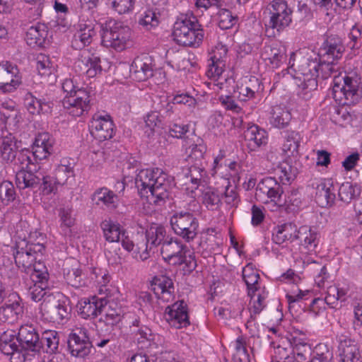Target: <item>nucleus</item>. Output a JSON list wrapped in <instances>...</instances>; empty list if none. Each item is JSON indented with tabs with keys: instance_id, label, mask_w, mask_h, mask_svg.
<instances>
[{
	"instance_id": "1",
	"label": "nucleus",
	"mask_w": 362,
	"mask_h": 362,
	"mask_svg": "<svg viewBox=\"0 0 362 362\" xmlns=\"http://www.w3.org/2000/svg\"><path fill=\"white\" fill-rule=\"evenodd\" d=\"M322 62L308 60L302 64L295 77L298 90V94L303 99L308 100L312 92L317 86V78L321 75L322 78H328L332 71V64L341 58L344 52L342 41L337 37L327 39L321 49Z\"/></svg>"
},
{
	"instance_id": "2",
	"label": "nucleus",
	"mask_w": 362,
	"mask_h": 362,
	"mask_svg": "<svg viewBox=\"0 0 362 362\" xmlns=\"http://www.w3.org/2000/svg\"><path fill=\"white\" fill-rule=\"evenodd\" d=\"M13 257L16 266L29 274L34 271L35 265L42 262L38 257L45 252V237L37 231H30L28 223L20 221L16 226Z\"/></svg>"
},
{
	"instance_id": "3",
	"label": "nucleus",
	"mask_w": 362,
	"mask_h": 362,
	"mask_svg": "<svg viewBox=\"0 0 362 362\" xmlns=\"http://www.w3.org/2000/svg\"><path fill=\"white\" fill-rule=\"evenodd\" d=\"M173 184V177L158 168L141 169L135 178L140 197L151 204L164 202Z\"/></svg>"
},
{
	"instance_id": "4",
	"label": "nucleus",
	"mask_w": 362,
	"mask_h": 362,
	"mask_svg": "<svg viewBox=\"0 0 362 362\" xmlns=\"http://www.w3.org/2000/svg\"><path fill=\"white\" fill-rule=\"evenodd\" d=\"M211 64L206 74L210 79L209 88L218 91L226 90L230 91L233 86L235 80L233 73L226 69L228 47L221 42L217 43L209 53Z\"/></svg>"
},
{
	"instance_id": "5",
	"label": "nucleus",
	"mask_w": 362,
	"mask_h": 362,
	"mask_svg": "<svg viewBox=\"0 0 362 362\" xmlns=\"http://www.w3.org/2000/svg\"><path fill=\"white\" fill-rule=\"evenodd\" d=\"M204 37L202 25L192 15L182 14L173 24L172 37L180 45L197 47L202 44Z\"/></svg>"
},
{
	"instance_id": "6",
	"label": "nucleus",
	"mask_w": 362,
	"mask_h": 362,
	"mask_svg": "<svg viewBox=\"0 0 362 362\" xmlns=\"http://www.w3.org/2000/svg\"><path fill=\"white\" fill-rule=\"evenodd\" d=\"M65 93L62 100L63 106L69 114L74 117L81 116L90 109V93L74 78H66L62 83Z\"/></svg>"
},
{
	"instance_id": "7",
	"label": "nucleus",
	"mask_w": 362,
	"mask_h": 362,
	"mask_svg": "<svg viewBox=\"0 0 362 362\" xmlns=\"http://www.w3.org/2000/svg\"><path fill=\"white\" fill-rule=\"evenodd\" d=\"M132 33L130 28L121 21L110 19L102 28L101 45L116 52H122L131 47Z\"/></svg>"
},
{
	"instance_id": "8",
	"label": "nucleus",
	"mask_w": 362,
	"mask_h": 362,
	"mask_svg": "<svg viewBox=\"0 0 362 362\" xmlns=\"http://www.w3.org/2000/svg\"><path fill=\"white\" fill-rule=\"evenodd\" d=\"M243 279L250 298L249 310L253 314H258L266 307L268 292L259 281V272L252 264H247L243 269Z\"/></svg>"
},
{
	"instance_id": "9",
	"label": "nucleus",
	"mask_w": 362,
	"mask_h": 362,
	"mask_svg": "<svg viewBox=\"0 0 362 362\" xmlns=\"http://www.w3.org/2000/svg\"><path fill=\"white\" fill-rule=\"evenodd\" d=\"M361 83L356 74L337 76L333 79V97L342 105H351L361 98Z\"/></svg>"
},
{
	"instance_id": "10",
	"label": "nucleus",
	"mask_w": 362,
	"mask_h": 362,
	"mask_svg": "<svg viewBox=\"0 0 362 362\" xmlns=\"http://www.w3.org/2000/svg\"><path fill=\"white\" fill-rule=\"evenodd\" d=\"M283 194V188L277 180L266 177L257 184L255 196L257 201L267 205L270 211H276L284 204Z\"/></svg>"
},
{
	"instance_id": "11",
	"label": "nucleus",
	"mask_w": 362,
	"mask_h": 362,
	"mask_svg": "<svg viewBox=\"0 0 362 362\" xmlns=\"http://www.w3.org/2000/svg\"><path fill=\"white\" fill-rule=\"evenodd\" d=\"M170 223L175 233L187 242L193 240L198 234L199 222L191 213H175L171 216Z\"/></svg>"
},
{
	"instance_id": "12",
	"label": "nucleus",
	"mask_w": 362,
	"mask_h": 362,
	"mask_svg": "<svg viewBox=\"0 0 362 362\" xmlns=\"http://www.w3.org/2000/svg\"><path fill=\"white\" fill-rule=\"evenodd\" d=\"M269 20L267 25L278 31L288 27L291 21V10L283 0H273L267 6Z\"/></svg>"
},
{
	"instance_id": "13",
	"label": "nucleus",
	"mask_w": 362,
	"mask_h": 362,
	"mask_svg": "<svg viewBox=\"0 0 362 362\" xmlns=\"http://www.w3.org/2000/svg\"><path fill=\"white\" fill-rule=\"evenodd\" d=\"M22 84V75L18 67L8 61L0 63V92L10 93Z\"/></svg>"
},
{
	"instance_id": "14",
	"label": "nucleus",
	"mask_w": 362,
	"mask_h": 362,
	"mask_svg": "<svg viewBox=\"0 0 362 362\" xmlns=\"http://www.w3.org/2000/svg\"><path fill=\"white\" fill-rule=\"evenodd\" d=\"M68 349L71 356L84 358L88 356L92 350L88 330L85 327H76L68 338Z\"/></svg>"
},
{
	"instance_id": "15",
	"label": "nucleus",
	"mask_w": 362,
	"mask_h": 362,
	"mask_svg": "<svg viewBox=\"0 0 362 362\" xmlns=\"http://www.w3.org/2000/svg\"><path fill=\"white\" fill-rule=\"evenodd\" d=\"M134 339L141 348L148 349L155 354H160L167 347L165 338L157 333L153 332L148 327H141L134 333Z\"/></svg>"
},
{
	"instance_id": "16",
	"label": "nucleus",
	"mask_w": 362,
	"mask_h": 362,
	"mask_svg": "<svg viewBox=\"0 0 362 362\" xmlns=\"http://www.w3.org/2000/svg\"><path fill=\"white\" fill-rule=\"evenodd\" d=\"M33 285L30 288V295L35 302L41 300L46 294L48 288L49 274L43 262L35 265L34 271L30 274Z\"/></svg>"
},
{
	"instance_id": "17",
	"label": "nucleus",
	"mask_w": 362,
	"mask_h": 362,
	"mask_svg": "<svg viewBox=\"0 0 362 362\" xmlns=\"http://www.w3.org/2000/svg\"><path fill=\"white\" fill-rule=\"evenodd\" d=\"M0 350L4 354L10 356L11 362L25 361V354L22 352L19 337L14 330H6L1 335Z\"/></svg>"
},
{
	"instance_id": "18",
	"label": "nucleus",
	"mask_w": 362,
	"mask_h": 362,
	"mask_svg": "<svg viewBox=\"0 0 362 362\" xmlns=\"http://www.w3.org/2000/svg\"><path fill=\"white\" fill-rule=\"evenodd\" d=\"M89 129L91 136L98 141L110 139L115 134V125L107 115H95L90 122Z\"/></svg>"
},
{
	"instance_id": "19",
	"label": "nucleus",
	"mask_w": 362,
	"mask_h": 362,
	"mask_svg": "<svg viewBox=\"0 0 362 362\" xmlns=\"http://www.w3.org/2000/svg\"><path fill=\"white\" fill-rule=\"evenodd\" d=\"M20 346L22 352L26 355H35L42 348L40 337L35 329L30 325H22L18 332Z\"/></svg>"
},
{
	"instance_id": "20",
	"label": "nucleus",
	"mask_w": 362,
	"mask_h": 362,
	"mask_svg": "<svg viewBox=\"0 0 362 362\" xmlns=\"http://www.w3.org/2000/svg\"><path fill=\"white\" fill-rule=\"evenodd\" d=\"M40 310L45 320L60 322L69 317L71 308L68 298L61 296L57 300L49 305L42 303Z\"/></svg>"
},
{
	"instance_id": "21",
	"label": "nucleus",
	"mask_w": 362,
	"mask_h": 362,
	"mask_svg": "<svg viewBox=\"0 0 362 362\" xmlns=\"http://www.w3.org/2000/svg\"><path fill=\"white\" fill-rule=\"evenodd\" d=\"M264 86L260 80L253 76H246L242 78L241 84L237 86L236 93L240 100L248 101L260 99L264 91Z\"/></svg>"
},
{
	"instance_id": "22",
	"label": "nucleus",
	"mask_w": 362,
	"mask_h": 362,
	"mask_svg": "<svg viewBox=\"0 0 362 362\" xmlns=\"http://www.w3.org/2000/svg\"><path fill=\"white\" fill-rule=\"evenodd\" d=\"M164 317L170 327L176 329L185 327L189 324L187 305L184 301L168 305L165 310Z\"/></svg>"
},
{
	"instance_id": "23",
	"label": "nucleus",
	"mask_w": 362,
	"mask_h": 362,
	"mask_svg": "<svg viewBox=\"0 0 362 362\" xmlns=\"http://www.w3.org/2000/svg\"><path fill=\"white\" fill-rule=\"evenodd\" d=\"M100 58L95 54L83 52L76 62V72L85 74L88 78H94L102 72Z\"/></svg>"
},
{
	"instance_id": "24",
	"label": "nucleus",
	"mask_w": 362,
	"mask_h": 362,
	"mask_svg": "<svg viewBox=\"0 0 362 362\" xmlns=\"http://www.w3.org/2000/svg\"><path fill=\"white\" fill-rule=\"evenodd\" d=\"M296 240H299L300 249L305 254L315 252L320 242L319 232L308 226H302L297 228Z\"/></svg>"
},
{
	"instance_id": "25",
	"label": "nucleus",
	"mask_w": 362,
	"mask_h": 362,
	"mask_svg": "<svg viewBox=\"0 0 362 362\" xmlns=\"http://www.w3.org/2000/svg\"><path fill=\"white\" fill-rule=\"evenodd\" d=\"M23 313L22 299L16 293H12L8 295L7 303L0 307V320L14 322L22 317Z\"/></svg>"
},
{
	"instance_id": "26",
	"label": "nucleus",
	"mask_w": 362,
	"mask_h": 362,
	"mask_svg": "<svg viewBox=\"0 0 362 362\" xmlns=\"http://www.w3.org/2000/svg\"><path fill=\"white\" fill-rule=\"evenodd\" d=\"M153 60L151 57L144 54L136 57L130 66V74L133 79L144 81L153 76Z\"/></svg>"
},
{
	"instance_id": "27",
	"label": "nucleus",
	"mask_w": 362,
	"mask_h": 362,
	"mask_svg": "<svg viewBox=\"0 0 362 362\" xmlns=\"http://www.w3.org/2000/svg\"><path fill=\"white\" fill-rule=\"evenodd\" d=\"M122 248L130 253L132 257L136 260H146L149 257L147 245L144 240L139 241L129 235L126 231L119 242Z\"/></svg>"
},
{
	"instance_id": "28",
	"label": "nucleus",
	"mask_w": 362,
	"mask_h": 362,
	"mask_svg": "<svg viewBox=\"0 0 362 362\" xmlns=\"http://www.w3.org/2000/svg\"><path fill=\"white\" fill-rule=\"evenodd\" d=\"M54 139L47 132L38 134L32 145L34 157L37 160H44L52 153Z\"/></svg>"
},
{
	"instance_id": "29",
	"label": "nucleus",
	"mask_w": 362,
	"mask_h": 362,
	"mask_svg": "<svg viewBox=\"0 0 362 362\" xmlns=\"http://www.w3.org/2000/svg\"><path fill=\"white\" fill-rule=\"evenodd\" d=\"M151 286L156 297L164 302L173 299L174 286L172 279L165 275L155 276L151 281Z\"/></svg>"
},
{
	"instance_id": "30",
	"label": "nucleus",
	"mask_w": 362,
	"mask_h": 362,
	"mask_svg": "<svg viewBox=\"0 0 362 362\" xmlns=\"http://www.w3.org/2000/svg\"><path fill=\"white\" fill-rule=\"evenodd\" d=\"M25 40L33 47H45L49 42V36L47 25L37 23L30 27L26 33Z\"/></svg>"
},
{
	"instance_id": "31",
	"label": "nucleus",
	"mask_w": 362,
	"mask_h": 362,
	"mask_svg": "<svg viewBox=\"0 0 362 362\" xmlns=\"http://www.w3.org/2000/svg\"><path fill=\"white\" fill-rule=\"evenodd\" d=\"M262 57L272 68H279L286 60V47L280 42L273 43L264 47Z\"/></svg>"
},
{
	"instance_id": "32",
	"label": "nucleus",
	"mask_w": 362,
	"mask_h": 362,
	"mask_svg": "<svg viewBox=\"0 0 362 362\" xmlns=\"http://www.w3.org/2000/svg\"><path fill=\"white\" fill-rule=\"evenodd\" d=\"M165 262L173 266L184 264L183 269L186 272L192 271L197 266L194 254L187 245L177 250L172 257H170Z\"/></svg>"
},
{
	"instance_id": "33",
	"label": "nucleus",
	"mask_w": 362,
	"mask_h": 362,
	"mask_svg": "<svg viewBox=\"0 0 362 362\" xmlns=\"http://www.w3.org/2000/svg\"><path fill=\"white\" fill-rule=\"evenodd\" d=\"M100 228L103 238L110 243H119L127 231L119 222L111 218L103 220Z\"/></svg>"
},
{
	"instance_id": "34",
	"label": "nucleus",
	"mask_w": 362,
	"mask_h": 362,
	"mask_svg": "<svg viewBox=\"0 0 362 362\" xmlns=\"http://www.w3.org/2000/svg\"><path fill=\"white\" fill-rule=\"evenodd\" d=\"M103 303H104L103 298L97 297L81 298L77 305L78 314L84 319L94 318L99 315Z\"/></svg>"
},
{
	"instance_id": "35",
	"label": "nucleus",
	"mask_w": 362,
	"mask_h": 362,
	"mask_svg": "<svg viewBox=\"0 0 362 362\" xmlns=\"http://www.w3.org/2000/svg\"><path fill=\"white\" fill-rule=\"evenodd\" d=\"M95 35V30L91 23H79L72 40V46L80 49L89 45L93 36Z\"/></svg>"
},
{
	"instance_id": "36",
	"label": "nucleus",
	"mask_w": 362,
	"mask_h": 362,
	"mask_svg": "<svg viewBox=\"0 0 362 362\" xmlns=\"http://www.w3.org/2000/svg\"><path fill=\"white\" fill-rule=\"evenodd\" d=\"M339 351L342 362H362L358 346L351 339L341 340Z\"/></svg>"
},
{
	"instance_id": "37",
	"label": "nucleus",
	"mask_w": 362,
	"mask_h": 362,
	"mask_svg": "<svg viewBox=\"0 0 362 362\" xmlns=\"http://www.w3.org/2000/svg\"><path fill=\"white\" fill-rule=\"evenodd\" d=\"M23 105L28 113L33 115L49 113L52 109L50 103L36 98L31 93H27L25 95Z\"/></svg>"
},
{
	"instance_id": "38",
	"label": "nucleus",
	"mask_w": 362,
	"mask_h": 362,
	"mask_svg": "<svg viewBox=\"0 0 362 362\" xmlns=\"http://www.w3.org/2000/svg\"><path fill=\"white\" fill-rule=\"evenodd\" d=\"M91 200L97 206H104L110 209H115L118 203L117 195L105 187L97 189L93 193Z\"/></svg>"
},
{
	"instance_id": "39",
	"label": "nucleus",
	"mask_w": 362,
	"mask_h": 362,
	"mask_svg": "<svg viewBox=\"0 0 362 362\" xmlns=\"http://www.w3.org/2000/svg\"><path fill=\"white\" fill-rule=\"evenodd\" d=\"M103 306L100 308V320L107 325H114L121 320V310L112 301L103 298Z\"/></svg>"
},
{
	"instance_id": "40",
	"label": "nucleus",
	"mask_w": 362,
	"mask_h": 362,
	"mask_svg": "<svg viewBox=\"0 0 362 362\" xmlns=\"http://www.w3.org/2000/svg\"><path fill=\"white\" fill-rule=\"evenodd\" d=\"M145 126L144 132L148 138H152L163 133V123L159 112L153 111L144 117Z\"/></svg>"
},
{
	"instance_id": "41",
	"label": "nucleus",
	"mask_w": 362,
	"mask_h": 362,
	"mask_svg": "<svg viewBox=\"0 0 362 362\" xmlns=\"http://www.w3.org/2000/svg\"><path fill=\"white\" fill-rule=\"evenodd\" d=\"M333 182L329 179H322L317 187L316 194L322 206H331L335 199Z\"/></svg>"
},
{
	"instance_id": "42",
	"label": "nucleus",
	"mask_w": 362,
	"mask_h": 362,
	"mask_svg": "<svg viewBox=\"0 0 362 362\" xmlns=\"http://www.w3.org/2000/svg\"><path fill=\"white\" fill-rule=\"evenodd\" d=\"M297 227L292 223H285L276 226L274 229L272 234V240L277 245H281L287 241H293L296 240Z\"/></svg>"
},
{
	"instance_id": "43",
	"label": "nucleus",
	"mask_w": 362,
	"mask_h": 362,
	"mask_svg": "<svg viewBox=\"0 0 362 362\" xmlns=\"http://www.w3.org/2000/svg\"><path fill=\"white\" fill-rule=\"evenodd\" d=\"M59 185H63L57 178L52 176H45L40 186V199L45 205H49V201L57 191Z\"/></svg>"
},
{
	"instance_id": "44",
	"label": "nucleus",
	"mask_w": 362,
	"mask_h": 362,
	"mask_svg": "<svg viewBox=\"0 0 362 362\" xmlns=\"http://www.w3.org/2000/svg\"><path fill=\"white\" fill-rule=\"evenodd\" d=\"M302 138L296 132H287L282 144V151L286 157L296 158L299 154V147Z\"/></svg>"
},
{
	"instance_id": "45",
	"label": "nucleus",
	"mask_w": 362,
	"mask_h": 362,
	"mask_svg": "<svg viewBox=\"0 0 362 362\" xmlns=\"http://www.w3.org/2000/svg\"><path fill=\"white\" fill-rule=\"evenodd\" d=\"M223 189L206 187L202 190V202L209 209L214 210L219 207Z\"/></svg>"
},
{
	"instance_id": "46",
	"label": "nucleus",
	"mask_w": 362,
	"mask_h": 362,
	"mask_svg": "<svg viewBox=\"0 0 362 362\" xmlns=\"http://www.w3.org/2000/svg\"><path fill=\"white\" fill-rule=\"evenodd\" d=\"M182 148L183 157L189 163L201 160L206 151V146L202 142L189 144L187 141H184Z\"/></svg>"
},
{
	"instance_id": "47",
	"label": "nucleus",
	"mask_w": 362,
	"mask_h": 362,
	"mask_svg": "<svg viewBox=\"0 0 362 362\" xmlns=\"http://www.w3.org/2000/svg\"><path fill=\"white\" fill-rule=\"evenodd\" d=\"M35 68L39 76L47 78L56 73L57 66L49 56L40 54L36 57Z\"/></svg>"
},
{
	"instance_id": "48",
	"label": "nucleus",
	"mask_w": 362,
	"mask_h": 362,
	"mask_svg": "<svg viewBox=\"0 0 362 362\" xmlns=\"http://www.w3.org/2000/svg\"><path fill=\"white\" fill-rule=\"evenodd\" d=\"M166 230L164 226L152 223L146 230V245L156 247L166 240Z\"/></svg>"
},
{
	"instance_id": "49",
	"label": "nucleus",
	"mask_w": 362,
	"mask_h": 362,
	"mask_svg": "<svg viewBox=\"0 0 362 362\" xmlns=\"http://www.w3.org/2000/svg\"><path fill=\"white\" fill-rule=\"evenodd\" d=\"M245 139L250 142V145L259 147L265 145L268 141V134L266 131L257 125L252 124L247 127L245 133Z\"/></svg>"
},
{
	"instance_id": "50",
	"label": "nucleus",
	"mask_w": 362,
	"mask_h": 362,
	"mask_svg": "<svg viewBox=\"0 0 362 362\" xmlns=\"http://www.w3.org/2000/svg\"><path fill=\"white\" fill-rule=\"evenodd\" d=\"M349 288L346 286L333 285L327 288L326 302L328 305L334 308L338 300L345 302L347 299Z\"/></svg>"
},
{
	"instance_id": "51",
	"label": "nucleus",
	"mask_w": 362,
	"mask_h": 362,
	"mask_svg": "<svg viewBox=\"0 0 362 362\" xmlns=\"http://www.w3.org/2000/svg\"><path fill=\"white\" fill-rule=\"evenodd\" d=\"M55 177L63 185L74 175V163L71 158H62L55 168Z\"/></svg>"
},
{
	"instance_id": "52",
	"label": "nucleus",
	"mask_w": 362,
	"mask_h": 362,
	"mask_svg": "<svg viewBox=\"0 0 362 362\" xmlns=\"http://www.w3.org/2000/svg\"><path fill=\"white\" fill-rule=\"evenodd\" d=\"M16 141L11 134H6L1 139L0 151L4 160H11L16 156Z\"/></svg>"
},
{
	"instance_id": "53",
	"label": "nucleus",
	"mask_w": 362,
	"mask_h": 362,
	"mask_svg": "<svg viewBox=\"0 0 362 362\" xmlns=\"http://www.w3.org/2000/svg\"><path fill=\"white\" fill-rule=\"evenodd\" d=\"M18 112L16 108V103L11 99H6L0 104V119L4 123L16 122Z\"/></svg>"
},
{
	"instance_id": "54",
	"label": "nucleus",
	"mask_w": 362,
	"mask_h": 362,
	"mask_svg": "<svg viewBox=\"0 0 362 362\" xmlns=\"http://www.w3.org/2000/svg\"><path fill=\"white\" fill-rule=\"evenodd\" d=\"M291 119V115L286 109L274 107L270 117L271 124L276 128H284L287 126Z\"/></svg>"
},
{
	"instance_id": "55",
	"label": "nucleus",
	"mask_w": 362,
	"mask_h": 362,
	"mask_svg": "<svg viewBox=\"0 0 362 362\" xmlns=\"http://www.w3.org/2000/svg\"><path fill=\"white\" fill-rule=\"evenodd\" d=\"M291 344L296 360L299 362H306L308 357L312 354L310 346L300 339L295 338L291 341Z\"/></svg>"
},
{
	"instance_id": "56",
	"label": "nucleus",
	"mask_w": 362,
	"mask_h": 362,
	"mask_svg": "<svg viewBox=\"0 0 362 362\" xmlns=\"http://www.w3.org/2000/svg\"><path fill=\"white\" fill-rule=\"evenodd\" d=\"M86 272L90 275V281L100 286H107L111 279V276L107 271L96 267L91 266L88 267Z\"/></svg>"
},
{
	"instance_id": "57",
	"label": "nucleus",
	"mask_w": 362,
	"mask_h": 362,
	"mask_svg": "<svg viewBox=\"0 0 362 362\" xmlns=\"http://www.w3.org/2000/svg\"><path fill=\"white\" fill-rule=\"evenodd\" d=\"M360 193L361 188L358 185L351 182L342 183L339 189V197L344 202H349Z\"/></svg>"
},
{
	"instance_id": "58",
	"label": "nucleus",
	"mask_w": 362,
	"mask_h": 362,
	"mask_svg": "<svg viewBox=\"0 0 362 362\" xmlns=\"http://www.w3.org/2000/svg\"><path fill=\"white\" fill-rule=\"evenodd\" d=\"M60 229L63 234L66 236L71 233V228L75 223V218L72 215V210L69 208H61L59 210Z\"/></svg>"
},
{
	"instance_id": "59",
	"label": "nucleus",
	"mask_w": 362,
	"mask_h": 362,
	"mask_svg": "<svg viewBox=\"0 0 362 362\" xmlns=\"http://www.w3.org/2000/svg\"><path fill=\"white\" fill-rule=\"evenodd\" d=\"M185 246L182 242L176 238H167L161 246V255L163 260H166L170 257H172L177 250Z\"/></svg>"
},
{
	"instance_id": "60",
	"label": "nucleus",
	"mask_w": 362,
	"mask_h": 362,
	"mask_svg": "<svg viewBox=\"0 0 362 362\" xmlns=\"http://www.w3.org/2000/svg\"><path fill=\"white\" fill-rule=\"evenodd\" d=\"M16 185L19 189L33 187L39 182L40 179L31 171L21 170L16 174Z\"/></svg>"
},
{
	"instance_id": "61",
	"label": "nucleus",
	"mask_w": 362,
	"mask_h": 362,
	"mask_svg": "<svg viewBox=\"0 0 362 362\" xmlns=\"http://www.w3.org/2000/svg\"><path fill=\"white\" fill-rule=\"evenodd\" d=\"M234 349L233 360L235 362H250V355L245 347V340L243 337H239L234 341L231 342Z\"/></svg>"
},
{
	"instance_id": "62",
	"label": "nucleus",
	"mask_w": 362,
	"mask_h": 362,
	"mask_svg": "<svg viewBox=\"0 0 362 362\" xmlns=\"http://www.w3.org/2000/svg\"><path fill=\"white\" fill-rule=\"evenodd\" d=\"M283 185L290 184L296 177V170L288 162L281 163L275 171Z\"/></svg>"
},
{
	"instance_id": "63",
	"label": "nucleus",
	"mask_w": 362,
	"mask_h": 362,
	"mask_svg": "<svg viewBox=\"0 0 362 362\" xmlns=\"http://www.w3.org/2000/svg\"><path fill=\"white\" fill-rule=\"evenodd\" d=\"M136 0H107V4L119 15L132 13L134 9Z\"/></svg>"
},
{
	"instance_id": "64",
	"label": "nucleus",
	"mask_w": 362,
	"mask_h": 362,
	"mask_svg": "<svg viewBox=\"0 0 362 362\" xmlns=\"http://www.w3.org/2000/svg\"><path fill=\"white\" fill-rule=\"evenodd\" d=\"M41 345L46 347V352L53 353L59 346V338L58 333L55 330H45L43 332L41 339Z\"/></svg>"
}]
</instances>
